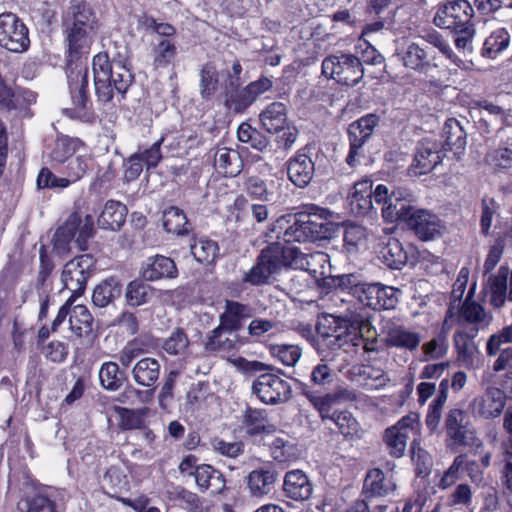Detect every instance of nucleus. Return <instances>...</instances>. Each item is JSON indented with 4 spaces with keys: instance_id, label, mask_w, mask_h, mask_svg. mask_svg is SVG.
Returning a JSON list of instances; mask_svg holds the SVG:
<instances>
[{
    "instance_id": "nucleus-1",
    "label": "nucleus",
    "mask_w": 512,
    "mask_h": 512,
    "mask_svg": "<svg viewBox=\"0 0 512 512\" xmlns=\"http://www.w3.org/2000/svg\"><path fill=\"white\" fill-rule=\"evenodd\" d=\"M440 53L455 64L461 62L443 36L432 30L417 36L409 43L403 50L401 59L406 68L426 76H433L434 72L440 68Z\"/></svg>"
},
{
    "instance_id": "nucleus-2",
    "label": "nucleus",
    "mask_w": 512,
    "mask_h": 512,
    "mask_svg": "<svg viewBox=\"0 0 512 512\" xmlns=\"http://www.w3.org/2000/svg\"><path fill=\"white\" fill-rule=\"evenodd\" d=\"M316 211L320 212V217L327 213V210L313 206L309 212L279 217L270 228V233L275 234L270 235V239L283 240L285 243H307L327 238L329 224L318 221Z\"/></svg>"
},
{
    "instance_id": "nucleus-3",
    "label": "nucleus",
    "mask_w": 512,
    "mask_h": 512,
    "mask_svg": "<svg viewBox=\"0 0 512 512\" xmlns=\"http://www.w3.org/2000/svg\"><path fill=\"white\" fill-rule=\"evenodd\" d=\"M95 93L99 101L110 102L114 95L123 96L133 82V75L121 61H110L99 53L92 61Z\"/></svg>"
},
{
    "instance_id": "nucleus-4",
    "label": "nucleus",
    "mask_w": 512,
    "mask_h": 512,
    "mask_svg": "<svg viewBox=\"0 0 512 512\" xmlns=\"http://www.w3.org/2000/svg\"><path fill=\"white\" fill-rule=\"evenodd\" d=\"M285 253L288 258L287 267L307 271L313 277L318 287L322 288L325 292L342 286L345 280H350V275L340 277H333L331 275L329 256L324 252L317 251L305 254L296 247L285 246Z\"/></svg>"
},
{
    "instance_id": "nucleus-5",
    "label": "nucleus",
    "mask_w": 512,
    "mask_h": 512,
    "mask_svg": "<svg viewBox=\"0 0 512 512\" xmlns=\"http://www.w3.org/2000/svg\"><path fill=\"white\" fill-rule=\"evenodd\" d=\"M287 259L285 246L278 241L271 243L262 250L256 264L245 273L243 282L254 286L267 283L273 275L287 267Z\"/></svg>"
},
{
    "instance_id": "nucleus-6",
    "label": "nucleus",
    "mask_w": 512,
    "mask_h": 512,
    "mask_svg": "<svg viewBox=\"0 0 512 512\" xmlns=\"http://www.w3.org/2000/svg\"><path fill=\"white\" fill-rule=\"evenodd\" d=\"M351 327L350 320L340 316L332 314L321 316L316 326L319 336L316 348L319 354H323L322 346H327L332 350L344 349L347 352L352 342Z\"/></svg>"
},
{
    "instance_id": "nucleus-7",
    "label": "nucleus",
    "mask_w": 512,
    "mask_h": 512,
    "mask_svg": "<svg viewBox=\"0 0 512 512\" xmlns=\"http://www.w3.org/2000/svg\"><path fill=\"white\" fill-rule=\"evenodd\" d=\"M92 159L87 154H78L66 164V176L57 177L49 169L42 168L37 177L39 188H66L81 180L91 168Z\"/></svg>"
},
{
    "instance_id": "nucleus-8",
    "label": "nucleus",
    "mask_w": 512,
    "mask_h": 512,
    "mask_svg": "<svg viewBox=\"0 0 512 512\" xmlns=\"http://www.w3.org/2000/svg\"><path fill=\"white\" fill-rule=\"evenodd\" d=\"M0 46L13 53H23L30 46L27 26L12 12L0 14Z\"/></svg>"
},
{
    "instance_id": "nucleus-9",
    "label": "nucleus",
    "mask_w": 512,
    "mask_h": 512,
    "mask_svg": "<svg viewBox=\"0 0 512 512\" xmlns=\"http://www.w3.org/2000/svg\"><path fill=\"white\" fill-rule=\"evenodd\" d=\"M252 392L266 405H277L291 398L290 384L273 373H262L252 383Z\"/></svg>"
},
{
    "instance_id": "nucleus-10",
    "label": "nucleus",
    "mask_w": 512,
    "mask_h": 512,
    "mask_svg": "<svg viewBox=\"0 0 512 512\" xmlns=\"http://www.w3.org/2000/svg\"><path fill=\"white\" fill-rule=\"evenodd\" d=\"M444 427L447 440L453 446L478 445L474 428L467 412L462 409H450L445 417Z\"/></svg>"
},
{
    "instance_id": "nucleus-11",
    "label": "nucleus",
    "mask_w": 512,
    "mask_h": 512,
    "mask_svg": "<svg viewBox=\"0 0 512 512\" xmlns=\"http://www.w3.org/2000/svg\"><path fill=\"white\" fill-rule=\"evenodd\" d=\"M92 267L93 260L89 255L75 257L64 265L61 281L75 300L83 294Z\"/></svg>"
},
{
    "instance_id": "nucleus-12",
    "label": "nucleus",
    "mask_w": 512,
    "mask_h": 512,
    "mask_svg": "<svg viewBox=\"0 0 512 512\" xmlns=\"http://www.w3.org/2000/svg\"><path fill=\"white\" fill-rule=\"evenodd\" d=\"M72 107L67 108L71 117L88 120L91 117V102L87 95L88 70L80 67L68 76Z\"/></svg>"
},
{
    "instance_id": "nucleus-13",
    "label": "nucleus",
    "mask_w": 512,
    "mask_h": 512,
    "mask_svg": "<svg viewBox=\"0 0 512 512\" xmlns=\"http://www.w3.org/2000/svg\"><path fill=\"white\" fill-rule=\"evenodd\" d=\"M474 9L467 0H447L439 7L434 23L443 29H454L474 25L472 18Z\"/></svg>"
},
{
    "instance_id": "nucleus-14",
    "label": "nucleus",
    "mask_w": 512,
    "mask_h": 512,
    "mask_svg": "<svg viewBox=\"0 0 512 512\" xmlns=\"http://www.w3.org/2000/svg\"><path fill=\"white\" fill-rule=\"evenodd\" d=\"M444 156L443 144L427 137L419 142L409 173L414 176L427 174L442 162Z\"/></svg>"
},
{
    "instance_id": "nucleus-15",
    "label": "nucleus",
    "mask_w": 512,
    "mask_h": 512,
    "mask_svg": "<svg viewBox=\"0 0 512 512\" xmlns=\"http://www.w3.org/2000/svg\"><path fill=\"white\" fill-rule=\"evenodd\" d=\"M417 426L416 416L408 415L386 430L385 442L392 456L401 457L404 455L407 441L415 433Z\"/></svg>"
},
{
    "instance_id": "nucleus-16",
    "label": "nucleus",
    "mask_w": 512,
    "mask_h": 512,
    "mask_svg": "<svg viewBox=\"0 0 512 512\" xmlns=\"http://www.w3.org/2000/svg\"><path fill=\"white\" fill-rule=\"evenodd\" d=\"M505 404V395L502 390L496 387H488L485 393L473 399L470 407L475 416L491 419L500 416Z\"/></svg>"
},
{
    "instance_id": "nucleus-17",
    "label": "nucleus",
    "mask_w": 512,
    "mask_h": 512,
    "mask_svg": "<svg viewBox=\"0 0 512 512\" xmlns=\"http://www.w3.org/2000/svg\"><path fill=\"white\" fill-rule=\"evenodd\" d=\"M277 473L267 467L252 470L245 478L246 489L252 498L263 499L275 487Z\"/></svg>"
},
{
    "instance_id": "nucleus-18",
    "label": "nucleus",
    "mask_w": 512,
    "mask_h": 512,
    "mask_svg": "<svg viewBox=\"0 0 512 512\" xmlns=\"http://www.w3.org/2000/svg\"><path fill=\"white\" fill-rule=\"evenodd\" d=\"M377 332L372 326L368 317L361 316L360 319L354 315V353L368 355L367 361L372 360L371 355L376 353Z\"/></svg>"
},
{
    "instance_id": "nucleus-19",
    "label": "nucleus",
    "mask_w": 512,
    "mask_h": 512,
    "mask_svg": "<svg viewBox=\"0 0 512 512\" xmlns=\"http://www.w3.org/2000/svg\"><path fill=\"white\" fill-rule=\"evenodd\" d=\"M280 183L273 178H263L258 175L248 176L243 184V191L252 200L270 202L277 198Z\"/></svg>"
},
{
    "instance_id": "nucleus-20",
    "label": "nucleus",
    "mask_w": 512,
    "mask_h": 512,
    "mask_svg": "<svg viewBox=\"0 0 512 512\" xmlns=\"http://www.w3.org/2000/svg\"><path fill=\"white\" fill-rule=\"evenodd\" d=\"M412 195L405 190L398 189L393 191L386 201V206L382 207V215L389 222L405 220L415 211L411 206Z\"/></svg>"
},
{
    "instance_id": "nucleus-21",
    "label": "nucleus",
    "mask_w": 512,
    "mask_h": 512,
    "mask_svg": "<svg viewBox=\"0 0 512 512\" xmlns=\"http://www.w3.org/2000/svg\"><path fill=\"white\" fill-rule=\"evenodd\" d=\"M384 342L389 348L414 352L421 343V335L403 325L392 324L386 327Z\"/></svg>"
},
{
    "instance_id": "nucleus-22",
    "label": "nucleus",
    "mask_w": 512,
    "mask_h": 512,
    "mask_svg": "<svg viewBox=\"0 0 512 512\" xmlns=\"http://www.w3.org/2000/svg\"><path fill=\"white\" fill-rule=\"evenodd\" d=\"M141 274L148 281L160 279H173L178 275L174 261L163 255H156L147 258L141 267Z\"/></svg>"
},
{
    "instance_id": "nucleus-23",
    "label": "nucleus",
    "mask_w": 512,
    "mask_h": 512,
    "mask_svg": "<svg viewBox=\"0 0 512 512\" xmlns=\"http://www.w3.org/2000/svg\"><path fill=\"white\" fill-rule=\"evenodd\" d=\"M408 226L421 240H430L440 234L441 220L426 210H415L409 217Z\"/></svg>"
},
{
    "instance_id": "nucleus-24",
    "label": "nucleus",
    "mask_w": 512,
    "mask_h": 512,
    "mask_svg": "<svg viewBox=\"0 0 512 512\" xmlns=\"http://www.w3.org/2000/svg\"><path fill=\"white\" fill-rule=\"evenodd\" d=\"M63 25L73 28L97 31L99 22L94 10L86 3L72 4L66 12Z\"/></svg>"
},
{
    "instance_id": "nucleus-25",
    "label": "nucleus",
    "mask_w": 512,
    "mask_h": 512,
    "mask_svg": "<svg viewBox=\"0 0 512 512\" xmlns=\"http://www.w3.org/2000/svg\"><path fill=\"white\" fill-rule=\"evenodd\" d=\"M315 165L306 154L297 153L288 162L287 173L290 181L300 187H306L313 179Z\"/></svg>"
},
{
    "instance_id": "nucleus-26",
    "label": "nucleus",
    "mask_w": 512,
    "mask_h": 512,
    "mask_svg": "<svg viewBox=\"0 0 512 512\" xmlns=\"http://www.w3.org/2000/svg\"><path fill=\"white\" fill-rule=\"evenodd\" d=\"M283 489L286 496L295 501L307 500L313 492L309 478L301 470H292L286 473Z\"/></svg>"
},
{
    "instance_id": "nucleus-27",
    "label": "nucleus",
    "mask_w": 512,
    "mask_h": 512,
    "mask_svg": "<svg viewBox=\"0 0 512 512\" xmlns=\"http://www.w3.org/2000/svg\"><path fill=\"white\" fill-rule=\"evenodd\" d=\"M80 225V215L72 213L65 223L60 226L53 236L54 250L60 254H67L71 250V243L76 239V229Z\"/></svg>"
},
{
    "instance_id": "nucleus-28",
    "label": "nucleus",
    "mask_w": 512,
    "mask_h": 512,
    "mask_svg": "<svg viewBox=\"0 0 512 512\" xmlns=\"http://www.w3.org/2000/svg\"><path fill=\"white\" fill-rule=\"evenodd\" d=\"M322 73L333 78L338 83L349 87L350 75L352 74V59L348 55L330 56L322 63Z\"/></svg>"
},
{
    "instance_id": "nucleus-29",
    "label": "nucleus",
    "mask_w": 512,
    "mask_h": 512,
    "mask_svg": "<svg viewBox=\"0 0 512 512\" xmlns=\"http://www.w3.org/2000/svg\"><path fill=\"white\" fill-rule=\"evenodd\" d=\"M161 365L152 357H144L136 362L132 368L133 380L142 387H154L159 379Z\"/></svg>"
},
{
    "instance_id": "nucleus-30",
    "label": "nucleus",
    "mask_w": 512,
    "mask_h": 512,
    "mask_svg": "<svg viewBox=\"0 0 512 512\" xmlns=\"http://www.w3.org/2000/svg\"><path fill=\"white\" fill-rule=\"evenodd\" d=\"M214 166L224 176H237L243 166L240 154L231 148L219 147L214 154Z\"/></svg>"
},
{
    "instance_id": "nucleus-31",
    "label": "nucleus",
    "mask_w": 512,
    "mask_h": 512,
    "mask_svg": "<svg viewBox=\"0 0 512 512\" xmlns=\"http://www.w3.org/2000/svg\"><path fill=\"white\" fill-rule=\"evenodd\" d=\"M396 489L395 483L391 479H387L380 469H371L366 474L363 483V493L366 497H383Z\"/></svg>"
},
{
    "instance_id": "nucleus-32",
    "label": "nucleus",
    "mask_w": 512,
    "mask_h": 512,
    "mask_svg": "<svg viewBox=\"0 0 512 512\" xmlns=\"http://www.w3.org/2000/svg\"><path fill=\"white\" fill-rule=\"evenodd\" d=\"M252 308L248 305L227 300L225 310L220 315V325L230 332L241 327L242 320L252 316Z\"/></svg>"
},
{
    "instance_id": "nucleus-33",
    "label": "nucleus",
    "mask_w": 512,
    "mask_h": 512,
    "mask_svg": "<svg viewBox=\"0 0 512 512\" xmlns=\"http://www.w3.org/2000/svg\"><path fill=\"white\" fill-rule=\"evenodd\" d=\"M259 118L267 132L278 133L287 126V108L281 102H273L260 113Z\"/></svg>"
},
{
    "instance_id": "nucleus-34",
    "label": "nucleus",
    "mask_w": 512,
    "mask_h": 512,
    "mask_svg": "<svg viewBox=\"0 0 512 512\" xmlns=\"http://www.w3.org/2000/svg\"><path fill=\"white\" fill-rule=\"evenodd\" d=\"M97 31L64 26L65 40L70 55L88 53Z\"/></svg>"
},
{
    "instance_id": "nucleus-35",
    "label": "nucleus",
    "mask_w": 512,
    "mask_h": 512,
    "mask_svg": "<svg viewBox=\"0 0 512 512\" xmlns=\"http://www.w3.org/2000/svg\"><path fill=\"white\" fill-rule=\"evenodd\" d=\"M194 476L197 486L203 491L210 490L212 494H218L225 488L226 482L222 473L210 465L197 466Z\"/></svg>"
},
{
    "instance_id": "nucleus-36",
    "label": "nucleus",
    "mask_w": 512,
    "mask_h": 512,
    "mask_svg": "<svg viewBox=\"0 0 512 512\" xmlns=\"http://www.w3.org/2000/svg\"><path fill=\"white\" fill-rule=\"evenodd\" d=\"M127 208L119 201L109 200L98 217V226L106 230H119L125 222Z\"/></svg>"
},
{
    "instance_id": "nucleus-37",
    "label": "nucleus",
    "mask_w": 512,
    "mask_h": 512,
    "mask_svg": "<svg viewBox=\"0 0 512 512\" xmlns=\"http://www.w3.org/2000/svg\"><path fill=\"white\" fill-rule=\"evenodd\" d=\"M93 317L88 308L82 304H73L70 317L69 328L73 334L79 338L89 337L92 334Z\"/></svg>"
},
{
    "instance_id": "nucleus-38",
    "label": "nucleus",
    "mask_w": 512,
    "mask_h": 512,
    "mask_svg": "<svg viewBox=\"0 0 512 512\" xmlns=\"http://www.w3.org/2000/svg\"><path fill=\"white\" fill-rule=\"evenodd\" d=\"M378 258L390 269H401L406 264L408 256L398 239L389 238L379 250Z\"/></svg>"
},
{
    "instance_id": "nucleus-39",
    "label": "nucleus",
    "mask_w": 512,
    "mask_h": 512,
    "mask_svg": "<svg viewBox=\"0 0 512 512\" xmlns=\"http://www.w3.org/2000/svg\"><path fill=\"white\" fill-rule=\"evenodd\" d=\"M240 82L231 79L225 85L224 105L235 113L244 111L252 104L251 98L245 88L239 89Z\"/></svg>"
},
{
    "instance_id": "nucleus-40",
    "label": "nucleus",
    "mask_w": 512,
    "mask_h": 512,
    "mask_svg": "<svg viewBox=\"0 0 512 512\" xmlns=\"http://www.w3.org/2000/svg\"><path fill=\"white\" fill-rule=\"evenodd\" d=\"M494 465L500 472L503 487L512 493V441H502L500 443Z\"/></svg>"
},
{
    "instance_id": "nucleus-41",
    "label": "nucleus",
    "mask_w": 512,
    "mask_h": 512,
    "mask_svg": "<svg viewBox=\"0 0 512 512\" xmlns=\"http://www.w3.org/2000/svg\"><path fill=\"white\" fill-rule=\"evenodd\" d=\"M190 250L196 261L203 264L214 263L219 254L217 242L205 237L193 239Z\"/></svg>"
},
{
    "instance_id": "nucleus-42",
    "label": "nucleus",
    "mask_w": 512,
    "mask_h": 512,
    "mask_svg": "<svg viewBox=\"0 0 512 512\" xmlns=\"http://www.w3.org/2000/svg\"><path fill=\"white\" fill-rule=\"evenodd\" d=\"M163 227L171 234L184 235L189 233L190 226L185 213L178 207H169L163 212Z\"/></svg>"
},
{
    "instance_id": "nucleus-43",
    "label": "nucleus",
    "mask_w": 512,
    "mask_h": 512,
    "mask_svg": "<svg viewBox=\"0 0 512 512\" xmlns=\"http://www.w3.org/2000/svg\"><path fill=\"white\" fill-rule=\"evenodd\" d=\"M121 294V287L113 278L97 285L92 294V301L98 307H106Z\"/></svg>"
},
{
    "instance_id": "nucleus-44",
    "label": "nucleus",
    "mask_w": 512,
    "mask_h": 512,
    "mask_svg": "<svg viewBox=\"0 0 512 512\" xmlns=\"http://www.w3.org/2000/svg\"><path fill=\"white\" fill-rule=\"evenodd\" d=\"M226 331L227 330L221 325L212 330L205 345L206 350L217 353H228L235 349L237 343L236 339L235 337L230 338Z\"/></svg>"
},
{
    "instance_id": "nucleus-45",
    "label": "nucleus",
    "mask_w": 512,
    "mask_h": 512,
    "mask_svg": "<svg viewBox=\"0 0 512 512\" xmlns=\"http://www.w3.org/2000/svg\"><path fill=\"white\" fill-rule=\"evenodd\" d=\"M101 386L109 391H116L122 386L123 377L116 362H104L98 372Z\"/></svg>"
},
{
    "instance_id": "nucleus-46",
    "label": "nucleus",
    "mask_w": 512,
    "mask_h": 512,
    "mask_svg": "<svg viewBox=\"0 0 512 512\" xmlns=\"http://www.w3.org/2000/svg\"><path fill=\"white\" fill-rule=\"evenodd\" d=\"M177 55L176 42L173 39H161L153 48V63L156 68H166Z\"/></svg>"
},
{
    "instance_id": "nucleus-47",
    "label": "nucleus",
    "mask_w": 512,
    "mask_h": 512,
    "mask_svg": "<svg viewBox=\"0 0 512 512\" xmlns=\"http://www.w3.org/2000/svg\"><path fill=\"white\" fill-rule=\"evenodd\" d=\"M445 145L449 149H464L466 146V132L456 119H448L443 128Z\"/></svg>"
},
{
    "instance_id": "nucleus-48",
    "label": "nucleus",
    "mask_w": 512,
    "mask_h": 512,
    "mask_svg": "<svg viewBox=\"0 0 512 512\" xmlns=\"http://www.w3.org/2000/svg\"><path fill=\"white\" fill-rule=\"evenodd\" d=\"M509 43L510 35L508 31L504 28H498L486 38L483 47V55L489 58H495L509 46Z\"/></svg>"
},
{
    "instance_id": "nucleus-49",
    "label": "nucleus",
    "mask_w": 512,
    "mask_h": 512,
    "mask_svg": "<svg viewBox=\"0 0 512 512\" xmlns=\"http://www.w3.org/2000/svg\"><path fill=\"white\" fill-rule=\"evenodd\" d=\"M449 344L447 332L442 329L434 338L422 345L424 360H438L446 356Z\"/></svg>"
},
{
    "instance_id": "nucleus-50",
    "label": "nucleus",
    "mask_w": 512,
    "mask_h": 512,
    "mask_svg": "<svg viewBox=\"0 0 512 512\" xmlns=\"http://www.w3.org/2000/svg\"><path fill=\"white\" fill-rule=\"evenodd\" d=\"M115 411L119 417L118 425L122 430L143 428L146 409H128L124 407H115Z\"/></svg>"
},
{
    "instance_id": "nucleus-51",
    "label": "nucleus",
    "mask_w": 512,
    "mask_h": 512,
    "mask_svg": "<svg viewBox=\"0 0 512 512\" xmlns=\"http://www.w3.org/2000/svg\"><path fill=\"white\" fill-rule=\"evenodd\" d=\"M474 335L458 331L454 334V343L458 352L459 360L464 364L469 365L474 361V356L477 353V347L474 343Z\"/></svg>"
},
{
    "instance_id": "nucleus-52",
    "label": "nucleus",
    "mask_w": 512,
    "mask_h": 512,
    "mask_svg": "<svg viewBox=\"0 0 512 512\" xmlns=\"http://www.w3.org/2000/svg\"><path fill=\"white\" fill-rule=\"evenodd\" d=\"M272 457L279 462L292 461L298 458L297 447L285 437H276L270 444Z\"/></svg>"
},
{
    "instance_id": "nucleus-53",
    "label": "nucleus",
    "mask_w": 512,
    "mask_h": 512,
    "mask_svg": "<svg viewBox=\"0 0 512 512\" xmlns=\"http://www.w3.org/2000/svg\"><path fill=\"white\" fill-rule=\"evenodd\" d=\"M372 180L364 179L354 183V203H357L358 213L365 214L372 207Z\"/></svg>"
},
{
    "instance_id": "nucleus-54",
    "label": "nucleus",
    "mask_w": 512,
    "mask_h": 512,
    "mask_svg": "<svg viewBox=\"0 0 512 512\" xmlns=\"http://www.w3.org/2000/svg\"><path fill=\"white\" fill-rule=\"evenodd\" d=\"M19 509L25 512H54V503L47 496L34 493L19 502Z\"/></svg>"
},
{
    "instance_id": "nucleus-55",
    "label": "nucleus",
    "mask_w": 512,
    "mask_h": 512,
    "mask_svg": "<svg viewBox=\"0 0 512 512\" xmlns=\"http://www.w3.org/2000/svg\"><path fill=\"white\" fill-rule=\"evenodd\" d=\"M354 298L363 306L377 310L379 284H354Z\"/></svg>"
},
{
    "instance_id": "nucleus-56",
    "label": "nucleus",
    "mask_w": 512,
    "mask_h": 512,
    "mask_svg": "<svg viewBox=\"0 0 512 512\" xmlns=\"http://www.w3.org/2000/svg\"><path fill=\"white\" fill-rule=\"evenodd\" d=\"M244 422L250 435L272 433L275 430L273 425L266 422L263 412L258 410L248 409Z\"/></svg>"
},
{
    "instance_id": "nucleus-57",
    "label": "nucleus",
    "mask_w": 512,
    "mask_h": 512,
    "mask_svg": "<svg viewBox=\"0 0 512 512\" xmlns=\"http://www.w3.org/2000/svg\"><path fill=\"white\" fill-rule=\"evenodd\" d=\"M218 86V72L212 64H205L200 71V94L209 99L214 95Z\"/></svg>"
},
{
    "instance_id": "nucleus-58",
    "label": "nucleus",
    "mask_w": 512,
    "mask_h": 512,
    "mask_svg": "<svg viewBox=\"0 0 512 512\" xmlns=\"http://www.w3.org/2000/svg\"><path fill=\"white\" fill-rule=\"evenodd\" d=\"M80 147L81 142L78 139H62L56 143L50 157L57 163L68 162Z\"/></svg>"
},
{
    "instance_id": "nucleus-59",
    "label": "nucleus",
    "mask_w": 512,
    "mask_h": 512,
    "mask_svg": "<svg viewBox=\"0 0 512 512\" xmlns=\"http://www.w3.org/2000/svg\"><path fill=\"white\" fill-rule=\"evenodd\" d=\"M487 163L496 171L512 169V148L499 147L492 150L486 156Z\"/></svg>"
},
{
    "instance_id": "nucleus-60",
    "label": "nucleus",
    "mask_w": 512,
    "mask_h": 512,
    "mask_svg": "<svg viewBox=\"0 0 512 512\" xmlns=\"http://www.w3.org/2000/svg\"><path fill=\"white\" fill-rule=\"evenodd\" d=\"M377 123L378 117L375 114H368L356 121L357 129L359 130V138L354 135V156L356 155L355 149L361 147L372 135Z\"/></svg>"
},
{
    "instance_id": "nucleus-61",
    "label": "nucleus",
    "mask_w": 512,
    "mask_h": 512,
    "mask_svg": "<svg viewBox=\"0 0 512 512\" xmlns=\"http://www.w3.org/2000/svg\"><path fill=\"white\" fill-rule=\"evenodd\" d=\"M271 354L286 366H294L302 355V350L297 345H275L271 348Z\"/></svg>"
},
{
    "instance_id": "nucleus-62",
    "label": "nucleus",
    "mask_w": 512,
    "mask_h": 512,
    "mask_svg": "<svg viewBox=\"0 0 512 512\" xmlns=\"http://www.w3.org/2000/svg\"><path fill=\"white\" fill-rule=\"evenodd\" d=\"M491 292V303L495 307H501L507 297V277L506 275L491 276L488 280Z\"/></svg>"
},
{
    "instance_id": "nucleus-63",
    "label": "nucleus",
    "mask_w": 512,
    "mask_h": 512,
    "mask_svg": "<svg viewBox=\"0 0 512 512\" xmlns=\"http://www.w3.org/2000/svg\"><path fill=\"white\" fill-rule=\"evenodd\" d=\"M411 458L416 464V473L418 476L428 474L432 466V458L415 440L411 444Z\"/></svg>"
},
{
    "instance_id": "nucleus-64",
    "label": "nucleus",
    "mask_w": 512,
    "mask_h": 512,
    "mask_svg": "<svg viewBox=\"0 0 512 512\" xmlns=\"http://www.w3.org/2000/svg\"><path fill=\"white\" fill-rule=\"evenodd\" d=\"M149 286L137 281L128 284L126 300L129 305L137 307L147 302Z\"/></svg>"
}]
</instances>
